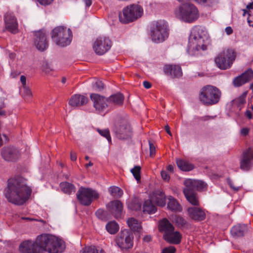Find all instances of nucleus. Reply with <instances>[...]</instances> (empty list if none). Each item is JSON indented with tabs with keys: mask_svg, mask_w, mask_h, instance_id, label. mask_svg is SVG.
Masks as SVG:
<instances>
[{
	"mask_svg": "<svg viewBox=\"0 0 253 253\" xmlns=\"http://www.w3.org/2000/svg\"><path fill=\"white\" fill-rule=\"evenodd\" d=\"M65 249L64 242L50 234H42L38 236L35 241L26 240L19 246L21 253H60Z\"/></svg>",
	"mask_w": 253,
	"mask_h": 253,
	"instance_id": "1",
	"label": "nucleus"
},
{
	"mask_svg": "<svg viewBox=\"0 0 253 253\" xmlns=\"http://www.w3.org/2000/svg\"><path fill=\"white\" fill-rule=\"evenodd\" d=\"M32 190L27 184V180L20 176L10 178L4 193L7 201L13 204L22 205L30 198Z\"/></svg>",
	"mask_w": 253,
	"mask_h": 253,
	"instance_id": "2",
	"label": "nucleus"
},
{
	"mask_svg": "<svg viewBox=\"0 0 253 253\" xmlns=\"http://www.w3.org/2000/svg\"><path fill=\"white\" fill-rule=\"evenodd\" d=\"M209 36L205 27H194L189 36L187 52L191 55H197L200 51L207 49Z\"/></svg>",
	"mask_w": 253,
	"mask_h": 253,
	"instance_id": "3",
	"label": "nucleus"
},
{
	"mask_svg": "<svg viewBox=\"0 0 253 253\" xmlns=\"http://www.w3.org/2000/svg\"><path fill=\"white\" fill-rule=\"evenodd\" d=\"M185 187L183 193L186 200L192 205H199V198L196 191L203 190L207 187V184L203 181L188 179L185 180Z\"/></svg>",
	"mask_w": 253,
	"mask_h": 253,
	"instance_id": "4",
	"label": "nucleus"
},
{
	"mask_svg": "<svg viewBox=\"0 0 253 253\" xmlns=\"http://www.w3.org/2000/svg\"><path fill=\"white\" fill-rule=\"evenodd\" d=\"M149 29L152 40L155 42H163L169 37L168 23L164 20L152 21L149 24Z\"/></svg>",
	"mask_w": 253,
	"mask_h": 253,
	"instance_id": "5",
	"label": "nucleus"
},
{
	"mask_svg": "<svg viewBox=\"0 0 253 253\" xmlns=\"http://www.w3.org/2000/svg\"><path fill=\"white\" fill-rule=\"evenodd\" d=\"M221 95V92L218 88L209 85L202 88L199 98L204 104L212 105L219 101Z\"/></svg>",
	"mask_w": 253,
	"mask_h": 253,
	"instance_id": "6",
	"label": "nucleus"
},
{
	"mask_svg": "<svg viewBox=\"0 0 253 253\" xmlns=\"http://www.w3.org/2000/svg\"><path fill=\"white\" fill-rule=\"evenodd\" d=\"M52 40L55 43L62 47L70 44L72 39V33L70 29L64 26H57L51 32Z\"/></svg>",
	"mask_w": 253,
	"mask_h": 253,
	"instance_id": "7",
	"label": "nucleus"
},
{
	"mask_svg": "<svg viewBox=\"0 0 253 253\" xmlns=\"http://www.w3.org/2000/svg\"><path fill=\"white\" fill-rule=\"evenodd\" d=\"M235 55L231 49H226L220 52L215 58L216 66L221 70H226L232 66L235 60Z\"/></svg>",
	"mask_w": 253,
	"mask_h": 253,
	"instance_id": "8",
	"label": "nucleus"
},
{
	"mask_svg": "<svg viewBox=\"0 0 253 253\" xmlns=\"http://www.w3.org/2000/svg\"><path fill=\"white\" fill-rule=\"evenodd\" d=\"M76 195L80 203L85 206H89L94 200L99 198V194L96 191L83 187L79 188Z\"/></svg>",
	"mask_w": 253,
	"mask_h": 253,
	"instance_id": "9",
	"label": "nucleus"
},
{
	"mask_svg": "<svg viewBox=\"0 0 253 253\" xmlns=\"http://www.w3.org/2000/svg\"><path fill=\"white\" fill-rule=\"evenodd\" d=\"M133 236L127 230L121 231L116 237L115 241L117 245L122 249H128L133 246Z\"/></svg>",
	"mask_w": 253,
	"mask_h": 253,
	"instance_id": "10",
	"label": "nucleus"
},
{
	"mask_svg": "<svg viewBox=\"0 0 253 253\" xmlns=\"http://www.w3.org/2000/svg\"><path fill=\"white\" fill-rule=\"evenodd\" d=\"M111 41L109 38L100 37L95 40L92 47L97 54L101 55L108 51L111 48Z\"/></svg>",
	"mask_w": 253,
	"mask_h": 253,
	"instance_id": "11",
	"label": "nucleus"
},
{
	"mask_svg": "<svg viewBox=\"0 0 253 253\" xmlns=\"http://www.w3.org/2000/svg\"><path fill=\"white\" fill-rule=\"evenodd\" d=\"M114 131L116 136L120 139H128L132 134L130 126L126 121H122L116 126Z\"/></svg>",
	"mask_w": 253,
	"mask_h": 253,
	"instance_id": "12",
	"label": "nucleus"
},
{
	"mask_svg": "<svg viewBox=\"0 0 253 253\" xmlns=\"http://www.w3.org/2000/svg\"><path fill=\"white\" fill-rule=\"evenodd\" d=\"M34 43L38 49L43 51L48 47L47 34L43 30L34 32Z\"/></svg>",
	"mask_w": 253,
	"mask_h": 253,
	"instance_id": "13",
	"label": "nucleus"
},
{
	"mask_svg": "<svg viewBox=\"0 0 253 253\" xmlns=\"http://www.w3.org/2000/svg\"><path fill=\"white\" fill-rule=\"evenodd\" d=\"M252 160H253V150L249 148L243 151L241 156L240 161L241 169L245 171L249 170L252 166Z\"/></svg>",
	"mask_w": 253,
	"mask_h": 253,
	"instance_id": "14",
	"label": "nucleus"
},
{
	"mask_svg": "<svg viewBox=\"0 0 253 253\" xmlns=\"http://www.w3.org/2000/svg\"><path fill=\"white\" fill-rule=\"evenodd\" d=\"M91 100L93 103V107L99 112H101L109 106L108 98L98 94L92 93L90 95Z\"/></svg>",
	"mask_w": 253,
	"mask_h": 253,
	"instance_id": "15",
	"label": "nucleus"
},
{
	"mask_svg": "<svg viewBox=\"0 0 253 253\" xmlns=\"http://www.w3.org/2000/svg\"><path fill=\"white\" fill-rule=\"evenodd\" d=\"M1 156L2 158L7 162H15L19 157L18 150L14 147H5L2 149Z\"/></svg>",
	"mask_w": 253,
	"mask_h": 253,
	"instance_id": "16",
	"label": "nucleus"
},
{
	"mask_svg": "<svg viewBox=\"0 0 253 253\" xmlns=\"http://www.w3.org/2000/svg\"><path fill=\"white\" fill-rule=\"evenodd\" d=\"M149 199L157 206L164 207L166 204V196L161 190L156 189L151 192L149 196Z\"/></svg>",
	"mask_w": 253,
	"mask_h": 253,
	"instance_id": "17",
	"label": "nucleus"
},
{
	"mask_svg": "<svg viewBox=\"0 0 253 253\" xmlns=\"http://www.w3.org/2000/svg\"><path fill=\"white\" fill-rule=\"evenodd\" d=\"M107 208L109 211L116 218H121L123 215V206L119 200H114L108 203Z\"/></svg>",
	"mask_w": 253,
	"mask_h": 253,
	"instance_id": "18",
	"label": "nucleus"
},
{
	"mask_svg": "<svg viewBox=\"0 0 253 253\" xmlns=\"http://www.w3.org/2000/svg\"><path fill=\"white\" fill-rule=\"evenodd\" d=\"M176 12L179 16H197L198 10L194 4L186 3L180 5Z\"/></svg>",
	"mask_w": 253,
	"mask_h": 253,
	"instance_id": "19",
	"label": "nucleus"
},
{
	"mask_svg": "<svg viewBox=\"0 0 253 253\" xmlns=\"http://www.w3.org/2000/svg\"><path fill=\"white\" fill-rule=\"evenodd\" d=\"M122 12L123 16H142L143 9L140 5L133 3L125 7Z\"/></svg>",
	"mask_w": 253,
	"mask_h": 253,
	"instance_id": "20",
	"label": "nucleus"
},
{
	"mask_svg": "<svg viewBox=\"0 0 253 253\" xmlns=\"http://www.w3.org/2000/svg\"><path fill=\"white\" fill-rule=\"evenodd\" d=\"M187 212L189 217L194 220L200 221L206 218V213L204 210L198 207L188 208Z\"/></svg>",
	"mask_w": 253,
	"mask_h": 253,
	"instance_id": "21",
	"label": "nucleus"
},
{
	"mask_svg": "<svg viewBox=\"0 0 253 253\" xmlns=\"http://www.w3.org/2000/svg\"><path fill=\"white\" fill-rule=\"evenodd\" d=\"M165 73L171 78H178L182 73L180 66L176 65H166L164 67Z\"/></svg>",
	"mask_w": 253,
	"mask_h": 253,
	"instance_id": "22",
	"label": "nucleus"
},
{
	"mask_svg": "<svg viewBox=\"0 0 253 253\" xmlns=\"http://www.w3.org/2000/svg\"><path fill=\"white\" fill-rule=\"evenodd\" d=\"M4 22L5 28L8 31L13 34L18 32V23L15 17H5Z\"/></svg>",
	"mask_w": 253,
	"mask_h": 253,
	"instance_id": "23",
	"label": "nucleus"
},
{
	"mask_svg": "<svg viewBox=\"0 0 253 253\" xmlns=\"http://www.w3.org/2000/svg\"><path fill=\"white\" fill-rule=\"evenodd\" d=\"M87 101L88 99L86 97L80 94H75L71 97L69 104L72 107H78L86 104Z\"/></svg>",
	"mask_w": 253,
	"mask_h": 253,
	"instance_id": "24",
	"label": "nucleus"
},
{
	"mask_svg": "<svg viewBox=\"0 0 253 253\" xmlns=\"http://www.w3.org/2000/svg\"><path fill=\"white\" fill-rule=\"evenodd\" d=\"M248 231L247 226L245 224H237L233 226L230 232L235 238L243 237Z\"/></svg>",
	"mask_w": 253,
	"mask_h": 253,
	"instance_id": "25",
	"label": "nucleus"
},
{
	"mask_svg": "<svg viewBox=\"0 0 253 253\" xmlns=\"http://www.w3.org/2000/svg\"><path fill=\"white\" fill-rule=\"evenodd\" d=\"M165 240L174 244H178L181 242V235L178 231H171L167 235H164Z\"/></svg>",
	"mask_w": 253,
	"mask_h": 253,
	"instance_id": "26",
	"label": "nucleus"
},
{
	"mask_svg": "<svg viewBox=\"0 0 253 253\" xmlns=\"http://www.w3.org/2000/svg\"><path fill=\"white\" fill-rule=\"evenodd\" d=\"M174 227L171 223L166 218L163 219L159 224V230L164 232V235H167L171 231H173Z\"/></svg>",
	"mask_w": 253,
	"mask_h": 253,
	"instance_id": "27",
	"label": "nucleus"
},
{
	"mask_svg": "<svg viewBox=\"0 0 253 253\" xmlns=\"http://www.w3.org/2000/svg\"><path fill=\"white\" fill-rule=\"evenodd\" d=\"M124 97L121 93H117L111 95L108 98L109 106L111 105H122L123 103Z\"/></svg>",
	"mask_w": 253,
	"mask_h": 253,
	"instance_id": "28",
	"label": "nucleus"
},
{
	"mask_svg": "<svg viewBox=\"0 0 253 253\" xmlns=\"http://www.w3.org/2000/svg\"><path fill=\"white\" fill-rule=\"evenodd\" d=\"M174 220L176 225L180 229H188L191 227V224L182 216L176 215Z\"/></svg>",
	"mask_w": 253,
	"mask_h": 253,
	"instance_id": "29",
	"label": "nucleus"
},
{
	"mask_svg": "<svg viewBox=\"0 0 253 253\" xmlns=\"http://www.w3.org/2000/svg\"><path fill=\"white\" fill-rule=\"evenodd\" d=\"M60 187L63 192L68 195L74 193L76 191L75 186L68 182H62L60 183Z\"/></svg>",
	"mask_w": 253,
	"mask_h": 253,
	"instance_id": "30",
	"label": "nucleus"
},
{
	"mask_svg": "<svg viewBox=\"0 0 253 253\" xmlns=\"http://www.w3.org/2000/svg\"><path fill=\"white\" fill-rule=\"evenodd\" d=\"M127 223L129 227L134 232H139L141 230L140 222L133 217L129 218L127 221Z\"/></svg>",
	"mask_w": 253,
	"mask_h": 253,
	"instance_id": "31",
	"label": "nucleus"
},
{
	"mask_svg": "<svg viewBox=\"0 0 253 253\" xmlns=\"http://www.w3.org/2000/svg\"><path fill=\"white\" fill-rule=\"evenodd\" d=\"M168 208L171 211H180L181 207L178 202L172 196L168 197Z\"/></svg>",
	"mask_w": 253,
	"mask_h": 253,
	"instance_id": "32",
	"label": "nucleus"
},
{
	"mask_svg": "<svg viewBox=\"0 0 253 253\" xmlns=\"http://www.w3.org/2000/svg\"><path fill=\"white\" fill-rule=\"evenodd\" d=\"M177 167L182 170L189 171L193 169V166L186 161L182 159L176 160Z\"/></svg>",
	"mask_w": 253,
	"mask_h": 253,
	"instance_id": "33",
	"label": "nucleus"
},
{
	"mask_svg": "<svg viewBox=\"0 0 253 253\" xmlns=\"http://www.w3.org/2000/svg\"><path fill=\"white\" fill-rule=\"evenodd\" d=\"M157 211V208L153 204V202L150 199L146 201L143 205V212L149 214L154 213Z\"/></svg>",
	"mask_w": 253,
	"mask_h": 253,
	"instance_id": "34",
	"label": "nucleus"
},
{
	"mask_svg": "<svg viewBox=\"0 0 253 253\" xmlns=\"http://www.w3.org/2000/svg\"><path fill=\"white\" fill-rule=\"evenodd\" d=\"M127 207L132 211H139L141 208V202L138 199L134 198L128 203Z\"/></svg>",
	"mask_w": 253,
	"mask_h": 253,
	"instance_id": "35",
	"label": "nucleus"
},
{
	"mask_svg": "<svg viewBox=\"0 0 253 253\" xmlns=\"http://www.w3.org/2000/svg\"><path fill=\"white\" fill-rule=\"evenodd\" d=\"M106 228L108 232L111 234H115L119 229V226L115 221H111L108 223L106 225Z\"/></svg>",
	"mask_w": 253,
	"mask_h": 253,
	"instance_id": "36",
	"label": "nucleus"
},
{
	"mask_svg": "<svg viewBox=\"0 0 253 253\" xmlns=\"http://www.w3.org/2000/svg\"><path fill=\"white\" fill-rule=\"evenodd\" d=\"M109 191L111 195L116 198L121 197L123 194V190L120 188L115 186L110 187Z\"/></svg>",
	"mask_w": 253,
	"mask_h": 253,
	"instance_id": "37",
	"label": "nucleus"
},
{
	"mask_svg": "<svg viewBox=\"0 0 253 253\" xmlns=\"http://www.w3.org/2000/svg\"><path fill=\"white\" fill-rule=\"evenodd\" d=\"M83 253H105L102 249H97L94 246H90L84 248L83 250Z\"/></svg>",
	"mask_w": 253,
	"mask_h": 253,
	"instance_id": "38",
	"label": "nucleus"
},
{
	"mask_svg": "<svg viewBox=\"0 0 253 253\" xmlns=\"http://www.w3.org/2000/svg\"><path fill=\"white\" fill-rule=\"evenodd\" d=\"M241 76L245 83H247L251 81L253 77V71L250 69L243 73Z\"/></svg>",
	"mask_w": 253,
	"mask_h": 253,
	"instance_id": "39",
	"label": "nucleus"
},
{
	"mask_svg": "<svg viewBox=\"0 0 253 253\" xmlns=\"http://www.w3.org/2000/svg\"><path fill=\"white\" fill-rule=\"evenodd\" d=\"M243 11V16L248 15V16H253V1L248 3L246 8L242 9Z\"/></svg>",
	"mask_w": 253,
	"mask_h": 253,
	"instance_id": "40",
	"label": "nucleus"
},
{
	"mask_svg": "<svg viewBox=\"0 0 253 253\" xmlns=\"http://www.w3.org/2000/svg\"><path fill=\"white\" fill-rule=\"evenodd\" d=\"M140 170H141V167L138 166H135L130 170L131 172L132 173L134 178L138 182L139 181H140V178H141Z\"/></svg>",
	"mask_w": 253,
	"mask_h": 253,
	"instance_id": "41",
	"label": "nucleus"
},
{
	"mask_svg": "<svg viewBox=\"0 0 253 253\" xmlns=\"http://www.w3.org/2000/svg\"><path fill=\"white\" fill-rule=\"evenodd\" d=\"M119 20L123 24H128L137 19L138 17H118Z\"/></svg>",
	"mask_w": 253,
	"mask_h": 253,
	"instance_id": "42",
	"label": "nucleus"
},
{
	"mask_svg": "<svg viewBox=\"0 0 253 253\" xmlns=\"http://www.w3.org/2000/svg\"><path fill=\"white\" fill-rule=\"evenodd\" d=\"M179 20L186 23H192L196 21L198 17H178Z\"/></svg>",
	"mask_w": 253,
	"mask_h": 253,
	"instance_id": "43",
	"label": "nucleus"
},
{
	"mask_svg": "<svg viewBox=\"0 0 253 253\" xmlns=\"http://www.w3.org/2000/svg\"><path fill=\"white\" fill-rule=\"evenodd\" d=\"M97 131L101 135L105 137L109 142H111V138L110 135L109 130L108 129H105L102 130L97 129Z\"/></svg>",
	"mask_w": 253,
	"mask_h": 253,
	"instance_id": "44",
	"label": "nucleus"
},
{
	"mask_svg": "<svg viewBox=\"0 0 253 253\" xmlns=\"http://www.w3.org/2000/svg\"><path fill=\"white\" fill-rule=\"evenodd\" d=\"M106 212L102 209H98L95 212L96 216L102 220H106Z\"/></svg>",
	"mask_w": 253,
	"mask_h": 253,
	"instance_id": "45",
	"label": "nucleus"
},
{
	"mask_svg": "<svg viewBox=\"0 0 253 253\" xmlns=\"http://www.w3.org/2000/svg\"><path fill=\"white\" fill-rule=\"evenodd\" d=\"M233 84L235 86H240L246 84V83L244 81L242 77L241 76H239L235 78L233 81Z\"/></svg>",
	"mask_w": 253,
	"mask_h": 253,
	"instance_id": "46",
	"label": "nucleus"
},
{
	"mask_svg": "<svg viewBox=\"0 0 253 253\" xmlns=\"http://www.w3.org/2000/svg\"><path fill=\"white\" fill-rule=\"evenodd\" d=\"M93 87L96 90L101 91L104 88V84L101 81H97L94 84Z\"/></svg>",
	"mask_w": 253,
	"mask_h": 253,
	"instance_id": "47",
	"label": "nucleus"
},
{
	"mask_svg": "<svg viewBox=\"0 0 253 253\" xmlns=\"http://www.w3.org/2000/svg\"><path fill=\"white\" fill-rule=\"evenodd\" d=\"M176 249L174 247L169 246L164 249L162 253H174Z\"/></svg>",
	"mask_w": 253,
	"mask_h": 253,
	"instance_id": "48",
	"label": "nucleus"
},
{
	"mask_svg": "<svg viewBox=\"0 0 253 253\" xmlns=\"http://www.w3.org/2000/svg\"><path fill=\"white\" fill-rule=\"evenodd\" d=\"M42 69L45 73H49V72L52 70L50 65L46 62L43 63Z\"/></svg>",
	"mask_w": 253,
	"mask_h": 253,
	"instance_id": "49",
	"label": "nucleus"
},
{
	"mask_svg": "<svg viewBox=\"0 0 253 253\" xmlns=\"http://www.w3.org/2000/svg\"><path fill=\"white\" fill-rule=\"evenodd\" d=\"M215 0H195L197 3L202 4L210 5L213 3Z\"/></svg>",
	"mask_w": 253,
	"mask_h": 253,
	"instance_id": "50",
	"label": "nucleus"
},
{
	"mask_svg": "<svg viewBox=\"0 0 253 253\" xmlns=\"http://www.w3.org/2000/svg\"><path fill=\"white\" fill-rule=\"evenodd\" d=\"M149 149H150V156H153L156 152V148L155 145L150 141L149 142Z\"/></svg>",
	"mask_w": 253,
	"mask_h": 253,
	"instance_id": "51",
	"label": "nucleus"
},
{
	"mask_svg": "<svg viewBox=\"0 0 253 253\" xmlns=\"http://www.w3.org/2000/svg\"><path fill=\"white\" fill-rule=\"evenodd\" d=\"M227 183L230 187L235 191H238L240 188L239 186H235L232 180L229 178L227 179Z\"/></svg>",
	"mask_w": 253,
	"mask_h": 253,
	"instance_id": "52",
	"label": "nucleus"
},
{
	"mask_svg": "<svg viewBox=\"0 0 253 253\" xmlns=\"http://www.w3.org/2000/svg\"><path fill=\"white\" fill-rule=\"evenodd\" d=\"M37 1L41 5L46 6L51 4L53 0H37Z\"/></svg>",
	"mask_w": 253,
	"mask_h": 253,
	"instance_id": "53",
	"label": "nucleus"
},
{
	"mask_svg": "<svg viewBox=\"0 0 253 253\" xmlns=\"http://www.w3.org/2000/svg\"><path fill=\"white\" fill-rule=\"evenodd\" d=\"M161 176L164 180H169V176L167 172L165 170L161 171Z\"/></svg>",
	"mask_w": 253,
	"mask_h": 253,
	"instance_id": "54",
	"label": "nucleus"
},
{
	"mask_svg": "<svg viewBox=\"0 0 253 253\" xmlns=\"http://www.w3.org/2000/svg\"><path fill=\"white\" fill-rule=\"evenodd\" d=\"M239 106L243 105L246 102L245 96H240L237 100Z\"/></svg>",
	"mask_w": 253,
	"mask_h": 253,
	"instance_id": "55",
	"label": "nucleus"
},
{
	"mask_svg": "<svg viewBox=\"0 0 253 253\" xmlns=\"http://www.w3.org/2000/svg\"><path fill=\"white\" fill-rule=\"evenodd\" d=\"M249 132V129L247 127H244L241 129L240 133L243 136H246Z\"/></svg>",
	"mask_w": 253,
	"mask_h": 253,
	"instance_id": "56",
	"label": "nucleus"
},
{
	"mask_svg": "<svg viewBox=\"0 0 253 253\" xmlns=\"http://www.w3.org/2000/svg\"><path fill=\"white\" fill-rule=\"evenodd\" d=\"M0 101L1 102V104L0 105V116L4 115L5 112L1 110L2 108L5 107L4 103L3 102V99H0Z\"/></svg>",
	"mask_w": 253,
	"mask_h": 253,
	"instance_id": "57",
	"label": "nucleus"
},
{
	"mask_svg": "<svg viewBox=\"0 0 253 253\" xmlns=\"http://www.w3.org/2000/svg\"><path fill=\"white\" fill-rule=\"evenodd\" d=\"M24 94L27 96L30 97L32 95V92L31 90L29 88L26 87V86L24 87Z\"/></svg>",
	"mask_w": 253,
	"mask_h": 253,
	"instance_id": "58",
	"label": "nucleus"
},
{
	"mask_svg": "<svg viewBox=\"0 0 253 253\" xmlns=\"http://www.w3.org/2000/svg\"><path fill=\"white\" fill-rule=\"evenodd\" d=\"M70 158H71V159L72 161H76V160H77L76 153L71 151V153H70Z\"/></svg>",
	"mask_w": 253,
	"mask_h": 253,
	"instance_id": "59",
	"label": "nucleus"
},
{
	"mask_svg": "<svg viewBox=\"0 0 253 253\" xmlns=\"http://www.w3.org/2000/svg\"><path fill=\"white\" fill-rule=\"evenodd\" d=\"M225 32L228 35H231L233 33V30L231 27H227L225 29Z\"/></svg>",
	"mask_w": 253,
	"mask_h": 253,
	"instance_id": "60",
	"label": "nucleus"
},
{
	"mask_svg": "<svg viewBox=\"0 0 253 253\" xmlns=\"http://www.w3.org/2000/svg\"><path fill=\"white\" fill-rule=\"evenodd\" d=\"M20 81L23 85V86H25L26 83V78L24 76H21L20 77Z\"/></svg>",
	"mask_w": 253,
	"mask_h": 253,
	"instance_id": "61",
	"label": "nucleus"
},
{
	"mask_svg": "<svg viewBox=\"0 0 253 253\" xmlns=\"http://www.w3.org/2000/svg\"><path fill=\"white\" fill-rule=\"evenodd\" d=\"M143 84L145 88L148 89L151 87V84L147 81H144L143 83Z\"/></svg>",
	"mask_w": 253,
	"mask_h": 253,
	"instance_id": "62",
	"label": "nucleus"
},
{
	"mask_svg": "<svg viewBox=\"0 0 253 253\" xmlns=\"http://www.w3.org/2000/svg\"><path fill=\"white\" fill-rule=\"evenodd\" d=\"M151 240V237L150 235H146L143 238V241L146 242H149Z\"/></svg>",
	"mask_w": 253,
	"mask_h": 253,
	"instance_id": "63",
	"label": "nucleus"
},
{
	"mask_svg": "<svg viewBox=\"0 0 253 253\" xmlns=\"http://www.w3.org/2000/svg\"><path fill=\"white\" fill-rule=\"evenodd\" d=\"M245 114L249 119H251L252 118V114L250 111L247 110Z\"/></svg>",
	"mask_w": 253,
	"mask_h": 253,
	"instance_id": "64",
	"label": "nucleus"
}]
</instances>
